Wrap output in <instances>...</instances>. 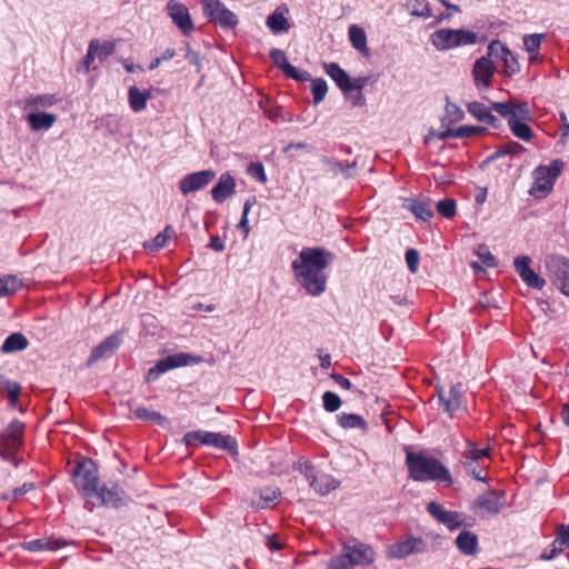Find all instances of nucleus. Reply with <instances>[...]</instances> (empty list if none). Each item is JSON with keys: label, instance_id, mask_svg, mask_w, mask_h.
<instances>
[{"label": "nucleus", "instance_id": "1", "mask_svg": "<svg viewBox=\"0 0 569 569\" xmlns=\"http://www.w3.org/2000/svg\"><path fill=\"white\" fill-rule=\"evenodd\" d=\"M335 254L321 247H305L292 261L295 277L308 295L321 296L327 289L326 269L332 263Z\"/></svg>", "mask_w": 569, "mask_h": 569}, {"label": "nucleus", "instance_id": "2", "mask_svg": "<svg viewBox=\"0 0 569 569\" xmlns=\"http://www.w3.org/2000/svg\"><path fill=\"white\" fill-rule=\"evenodd\" d=\"M491 108L507 120L509 129L517 138L523 141L532 139L533 131L527 123L532 120L528 102L511 98L503 102L492 101Z\"/></svg>", "mask_w": 569, "mask_h": 569}, {"label": "nucleus", "instance_id": "3", "mask_svg": "<svg viewBox=\"0 0 569 569\" xmlns=\"http://www.w3.org/2000/svg\"><path fill=\"white\" fill-rule=\"evenodd\" d=\"M406 461L410 477L416 481L433 480L448 485L452 483L449 469L436 458L408 452Z\"/></svg>", "mask_w": 569, "mask_h": 569}, {"label": "nucleus", "instance_id": "4", "mask_svg": "<svg viewBox=\"0 0 569 569\" xmlns=\"http://www.w3.org/2000/svg\"><path fill=\"white\" fill-rule=\"evenodd\" d=\"M73 483L81 491L86 499V509L92 511L96 503L91 501L94 492H98L99 475L96 463L92 459H86L79 462L72 472Z\"/></svg>", "mask_w": 569, "mask_h": 569}, {"label": "nucleus", "instance_id": "5", "mask_svg": "<svg viewBox=\"0 0 569 569\" xmlns=\"http://www.w3.org/2000/svg\"><path fill=\"white\" fill-rule=\"evenodd\" d=\"M565 167V163L560 159H555L548 166H538L532 171L533 182L529 190V194L543 199L553 189L557 178L560 176Z\"/></svg>", "mask_w": 569, "mask_h": 569}, {"label": "nucleus", "instance_id": "6", "mask_svg": "<svg viewBox=\"0 0 569 569\" xmlns=\"http://www.w3.org/2000/svg\"><path fill=\"white\" fill-rule=\"evenodd\" d=\"M477 33L465 29L443 28L430 36V41L439 51H447L462 46H470L477 42Z\"/></svg>", "mask_w": 569, "mask_h": 569}, {"label": "nucleus", "instance_id": "7", "mask_svg": "<svg viewBox=\"0 0 569 569\" xmlns=\"http://www.w3.org/2000/svg\"><path fill=\"white\" fill-rule=\"evenodd\" d=\"M428 551L429 543L425 538L409 533L389 545L386 550V556L388 559H405Z\"/></svg>", "mask_w": 569, "mask_h": 569}, {"label": "nucleus", "instance_id": "8", "mask_svg": "<svg viewBox=\"0 0 569 569\" xmlns=\"http://www.w3.org/2000/svg\"><path fill=\"white\" fill-rule=\"evenodd\" d=\"M298 470L306 477L309 486L320 496H326L340 486V481L329 473H318L315 466L300 459Z\"/></svg>", "mask_w": 569, "mask_h": 569}, {"label": "nucleus", "instance_id": "9", "mask_svg": "<svg viewBox=\"0 0 569 569\" xmlns=\"http://www.w3.org/2000/svg\"><path fill=\"white\" fill-rule=\"evenodd\" d=\"M183 440L187 446L201 443L203 446H210L231 453H237V441L229 435L198 430L188 432Z\"/></svg>", "mask_w": 569, "mask_h": 569}, {"label": "nucleus", "instance_id": "10", "mask_svg": "<svg viewBox=\"0 0 569 569\" xmlns=\"http://www.w3.org/2000/svg\"><path fill=\"white\" fill-rule=\"evenodd\" d=\"M201 361V358L187 352H179L167 356L160 359L152 368H150L146 376L147 382H152L159 379V377L169 370L197 365Z\"/></svg>", "mask_w": 569, "mask_h": 569}, {"label": "nucleus", "instance_id": "11", "mask_svg": "<svg viewBox=\"0 0 569 569\" xmlns=\"http://www.w3.org/2000/svg\"><path fill=\"white\" fill-rule=\"evenodd\" d=\"M203 14L221 28H234L238 24L237 16L220 0H201Z\"/></svg>", "mask_w": 569, "mask_h": 569}, {"label": "nucleus", "instance_id": "12", "mask_svg": "<svg viewBox=\"0 0 569 569\" xmlns=\"http://www.w3.org/2000/svg\"><path fill=\"white\" fill-rule=\"evenodd\" d=\"M342 551L350 560L352 567H368L376 560V552L372 547L356 539L343 542Z\"/></svg>", "mask_w": 569, "mask_h": 569}, {"label": "nucleus", "instance_id": "13", "mask_svg": "<svg viewBox=\"0 0 569 569\" xmlns=\"http://www.w3.org/2000/svg\"><path fill=\"white\" fill-rule=\"evenodd\" d=\"M166 10L173 24L183 36H190L194 31V24L187 6L178 0H169Z\"/></svg>", "mask_w": 569, "mask_h": 569}, {"label": "nucleus", "instance_id": "14", "mask_svg": "<svg viewBox=\"0 0 569 569\" xmlns=\"http://www.w3.org/2000/svg\"><path fill=\"white\" fill-rule=\"evenodd\" d=\"M546 266L561 292L569 296V259L551 256L546 260Z\"/></svg>", "mask_w": 569, "mask_h": 569}, {"label": "nucleus", "instance_id": "15", "mask_svg": "<svg viewBox=\"0 0 569 569\" xmlns=\"http://www.w3.org/2000/svg\"><path fill=\"white\" fill-rule=\"evenodd\" d=\"M506 503V495L503 491L489 490L472 502L471 509L477 512L483 510L488 515H497Z\"/></svg>", "mask_w": 569, "mask_h": 569}, {"label": "nucleus", "instance_id": "16", "mask_svg": "<svg viewBox=\"0 0 569 569\" xmlns=\"http://www.w3.org/2000/svg\"><path fill=\"white\" fill-rule=\"evenodd\" d=\"M93 497H96L101 506L108 508H119L126 503V492L117 483H104L101 487H98V492H94Z\"/></svg>", "mask_w": 569, "mask_h": 569}, {"label": "nucleus", "instance_id": "17", "mask_svg": "<svg viewBox=\"0 0 569 569\" xmlns=\"http://www.w3.org/2000/svg\"><path fill=\"white\" fill-rule=\"evenodd\" d=\"M531 259L528 256H518L513 260V267L521 280L532 289L541 290L546 280L530 268Z\"/></svg>", "mask_w": 569, "mask_h": 569}, {"label": "nucleus", "instance_id": "18", "mask_svg": "<svg viewBox=\"0 0 569 569\" xmlns=\"http://www.w3.org/2000/svg\"><path fill=\"white\" fill-rule=\"evenodd\" d=\"M122 343V337L120 332H114L108 336L101 341L89 356L87 366L91 367L93 363L112 357Z\"/></svg>", "mask_w": 569, "mask_h": 569}, {"label": "nucleus", "instance_id": "19", "mask_svg": "<svg viewBox=\"0 0 569 569\" xmlns=\"http://www.w3.org/2000/svg\"><path fill=\"white\" fill-rule=\"evenodd\" d=\"M216 177L213 170H201L184 176L179 182L180 191L186 196L206 188Z\"/></svg>", "mask_w": 569, "mask_h": 569}, {"label": "nucleus", "instance_id": "20", "mask_svg": "<svg viewBox=\"0 0 569 569\" xmlns=\"http://www.w3.org/2000/svg\"><path fill=\"white\" fill-rule=\"evenodd\" d=\"M496 67L491 59L480 57L472 68V77L478 90L488 89L491 86Z\"/></svg>", "mask_w": 569, "mask_h": 569}, {"label": "nucleus", "instance_id": "21", "mask_svg": "<svg viewBox=\"0 0 569 569\" xmlns=\"http://www.w3.org/2000/svg\"><path fill=\"white\" fill-rule=\"evenodd\" d=\"M427 511L440 523L450 530L457 529L463 523V515L457 511H448L436 501H431L427 506Z\"/></svg>", "mask_w": 569, "mask_h": 569}, {"label": "nucleus", "instance_id": "22", "mask_svg": "<svg viewBox=\"0 0 569 569\" xmlns=\"http://www.w3.org/2000/svg\"><path fill=\"white\" fill-rule=\"evenodd\" d=\"M24 423L18 419L12 420L2 433V447L8 455H12L22 445Z\"/></svg>", "mask_w": 569, "mask_h": 569}, {"label": "nucleus", "instance_id": "23", "mask_svg": "<svg viewBox=\"0 0 569 569\" xmlns=\"http://www.w3.org/2000/svg\"><path fill=\"white\" fill-rule=\"evenodd\" d=\"M439 401L443 407V410L453 416L456 411L461 409L462 399V385L457 383L450 387L448 391L438 389Z\"/></svg>", "mask_w": 569, "mask_h": 569}, {"label": "nucleus", "instance_id": "24", "mask_svg": "<svg viewBox=\"0 0 569 569\" xmlns=\"http://www.w3.org/2000/svg\"><path fill=\"white\" fill-rule=\"evenodd\" d=\"M403 208L410 211L416 218L428 221L433 217L432 201L429 198L405 199Z\"/></svg>", "mask_w": 569, "mask_h": 569}, {"label": "nucleus", "instance_id": "25", "mask_svg": "<svg viewBox=\"0 0 569 569\" xmlns=\"http://www.w3.org/2000/svg\"><path fill=\"white\" fill-rule=\"evenodd\" d=\"M236 193L234 178L224 172L220 176L218 183L212 188L211 196L217 203H222L226 199Z\"/></svg>", "mask_w": 569, "mask_h": 569}, {"label": "nucleus", "instance_id": "26", "mask_svg": "<svg viewBox=\"0 0 569 569\" xmlns=\"http://www.w3.org/2000/svg\"><path fill=\"white\" fill-rule=\"evenodd\" d=\"M22 548L29 552L56 551L66 546V541L54 537H43L22 542Z\"/></svg>", "mask_w": 569, "mask_h": 569}, {"label": "nucleus", "instance_id": "27", "mask_svg": "<svg viewBox=\"0 0 569 569\" xmlns=\"http://www.w3.org/2000/svg\"><path fill=\"white\" fill-rule=\"evenodd\" d=\"M289 12L287 6L282 4L274 9V11L267 18L266 24L273 33H283L290 29V23L286 18Z\"/></svg>", "mask_w": 569, "mask_h": 569}, {"label": "nucleus", "instance_id": "28", "mask_svg": "<svg viewBox=\"0 0 569 569\" xmlns=\"http://www.w3.org/2000/svg\"><path fill=\"white\" fill-rule=\"evenodd\" d=\"M326 73L335 81L337 87L347 96L350 92L351 78L336 62L325 63Z\"/></svg>", "mask_w": 569, "mask_h": 569}, {"label": "nucleus", "instance_id": "29", "mask_svg": "<svg viewBox=\"0 0 569 569\" xmlns=\"http://www.w3.org/2000/svg\"><path fill=\"white\" fill-rule=\"evenodd\" d=\"M31 130H49L57 121V116L53 113L29 111L26 117Z\"/></svg>", "mask_w": 569, "mask_h": 569}, {"label": "nucleus", "instance_id": "30", "mask_svg": "<svg viewBox=\"0 0 569 569\" xmlns=\"http://www.w3.org/2000/svg\"><path fill=\"white\" fill-rule=\"evenodd\" d=\"M59 99L56 94L43 93L33 94L26 99L23 110L26 111H39L40 109H47L54 106Z\"/></svg>", "mask_w": 569, "mask_h": 569}, {"label": "nucleus", "instance_id": "31", "mask_svg": "<svg viewBox=\"0 0 569 569\" xmlns=\"http://www.w3.org/2000/svg\"><path fill=\"white\" fill-rule=\"evenodd\" d=\"M489 456V449H478L472 441H468L466 445V449L461 455L460 463L465 468L472 467L475 463L479 462L485 457Z\"/></svg>", "mask_w": 569, "mask_h": 569}, {"label": "nucleus", "instance_id": "32", "mask_svg": "<svg viewBox=\"0 0 569 569\" xmlns=\"http://www.w3.org/2000/svg\"><path fill=\"white\" fill-rule=\"evenodd\" d=\"M151 98L149 90H140L138 87L132 86L128 90L129 106L134 112H140L146 109L148 100Z\"/></svg>", "mask_w": 569, "mask_h": 569}, {"label": "nucleus", "instance_id": "33", "mask_svg": "<svg viewBox=\"0 0 569 569\" xmlns=\"http://www.w3.org/2000/svg\"><path fill=\"white\" fill-rule=\"evenodd\" d=\"M349 39L352 47L363 57L368 58L370 56V51L367 47V36L361 27L352 24L349 28Z\"/></svg>", "mask_w": 569, "mask_h": 569}, {"label": "nucleus", "instance_id": "34", "mask_svg": "<svg viewBox=\"0 0 569 569\" xmlns=\"http://www.w3.org/2000/svg\"><path fill=\"white\" fill-rule=\"evenodd\" d=\"M457 548L467 556L475 555L478 550V538L471 531H461L456 539Z\"/></svg>", "mask_w": 569, "mask_h": 569}, {"label": "nucleus", "instance_id": "35", "mask_svg": "<svg viewBox=\"0 0 569 569\" xmlns=\"http://www.w3.org/2000/svg\"><path fill=\"white\" fill-rule=\"evenodd\" d=\"M28 339L20 332L11 333L2 343L0 350L3 353L21 351L28 347Z\"/></svg>", "mask_w": 569, "mask_h": 569}, {"label": "nucleus", "instance_id": "36", "mask_svg": "<svg viewBox=\"0 0 569 569\" xmlns=\"http://www.w3.org/2000/svg\"><path fill=\"white\" fill-rule=\"evenodd\" d=\"M485 131V128L477 126H461L457 129H448L441 132L440 139L447 140L449 138H468Z\"/></svg>", "mask_w": 569, "mask_h": 569}, {"label": "nucleus", "instance_id": "37", "mask_svg": "<svg viewBox=\"0 0 569 569\" xmlns=\"http://www.w3.org/2000/svg\"><path fill=\"white\" fill-rule=\"evenodd\" d=\"M337 418L339 426L343 429L367 430L368 428V423L360 415L342 412Z\"/></svg>", "mask_w": 569, "mask_h": 569}, {"label": "nucleus", "instance_id": "38", "mask_svg": "<svg viewBox=\"0 0 569 569\" xmlns=\"http://www.w3.org/2000/svg\"><path fill=\"white\" fill-rule=\"evenodd\" d=\"M22 287V281L13 274H0V297L16 293Z\"/></svg>", "mask_w": 569, "mask_h": 569}, {"label": "nucleus", "instance_id": "39", "mask_svg": "<svg viewBox=\"0 0 569 569\" xmlns=\"http://www.w3.org/2000/svg\"><path fill=\"white\" fill-rule=\"evenodd\" d=\"M280 495L281 493L277 488H264L261 490L259 499L257 501L253 500L251 506L257 509H266L273 503Z\"/></svg>", "mask_w": 569, "mask_h": 569}, {"label": "nucleus", "instance_id": "40", "mask_svg": "<svg viewBox=\"0 0 569 569\" xmlns=\"http://www.w3.org/2000/svg\"><path fill=\"white\" fill-rule=\"evenodd\" d=\"M545 36L540 33L527 34L523 38V44L528 53L530 54V61L532 62L536 59V56L539 52L541 42Z\"/></svg>", "mask_w": 569, "mask_h": 569}, {"label": "nucleus", "instance_id": "41", "mask_svg": "<svg viewBox=\"0 0 569 569\" xmlns=\"http://www.w3.org/2000/svg\"><path fill=\"white\" fill-rule=\"evenodd\" d=\"M133 413L139 420L152 421L159 426H162L166 422V418L160 412L149 410L146 407H137L133 410Z\"/></svg>", "mask_w": 569, "mask_h": 569}, {"label": "nucleus", "instance_id": "42", "mask_svg": "<svg viewBox=\"0 0 569 569\" xmlns=\"http://www.w3.org/2000/svg\"><path fill=\"white\" fill-rule=\"evenodd\" d=\"M174 234V230L171 226H167L164 230L160 233H158L153 240L149 243L144 244V248L151 250V251H158L162 249L166 244L168 239Z\"/></svg>", "mask_w": 569, "mask_h": 569}, {"label": "nucleus", "instance_id": "43", "mask_svg": "<svg viewBox=\"0 0 569 569\" xmlns=\"http://www.w3.org/2000/svg\"><path fill=\"white\" fill-rule=\"evenodd\" d=\"M436 209L440 216L451 219L457 212V202L453 198H446L437 202Z\"/></svg>", "mask_w": 569, "mask_h": 569}, {"label": "nucleus", "instance_id": "44", "mask_svg": "<svg viewBox=\"0 0 569 569\" xmlns=\"http://www.w3.org/2000/svg\"><path fill=\"white\" fill-rule=\"evenodd\" d=\"M311 92L313 97V103L319 104L325 100L328 92V86L325 79L316 78L311 80Z\"/></svg>", "mask_w": 569, "mask_h": 569}, {"label": "nucleus", "instance_id": "45", "mask_svg": "<svg viewBox=\"0 0 569 569\" xmlns=\"http://www.w3.org/2000/svg\"><path fill=\"white\" fill-rule=\"evenodd\" d=\"M269 57L271 61L274 63L277 68L283 71L284 74L288 73V68L293 67L287 59L286 53L277 48H273L269 52Z\"/></svg>", "mask_w": 569, "mask_h": 569}, {"label": "nucleus", "instance_id": "46", "mask_svg": "<svg viewBox=\"0 0 569 569\" xmlns=\"http://www.w3.org/2000/svg\"><path fill=\"white\" fill-rule=\"evenodd\" d=\"M408 8L410 9V13L415 17L427 19L432 16L429 3L427 1L413 0L408 3Z\"/></svg>", "mask_w": 569, "mask_h": 569}, {"label": "nucleus", "instance_id": "47", "mask_svg": "<svg viewBox=\"0 0 569 569\" xmlns=\"http://www.w3.org/2000/svg\"><path fill=\"white\" fill-rule=\"evenodd\" d=\"M467 110L479 122H482L486 119L487 114L490 112V110H493V109L491 108V106L487 107L486 104H483L481 102L472 101L467 104Z\"/></svg>", "mask_w": 569, "mask_h": 569}, {"label": "nucleus", "instance_id": "48", "mask_svg": "<svg viewBox=\"0 0 569 569\" xmlns=\"http://www.w3.org/2000/svg\"><path fill=\"white\" fill-rule=\"evenodd\" d=\"M509 54V49L499 40H493L488 46L487 58H495L497 60H503Z\"/></svg>", "mask_w": 569, "mask_h": 569}, {"label": "nucleus", "instance_id": "49", "mask_svg": "<svg viewBox=\"0 0 569 569\" xmlns=\"http://www.w3.org/2000/svg\"><path fill=\"white\" fill-rule=\"evenodd\" d=\"M522 150V146L516 141H510L507 144L500 147L490 157V160H496L507 154H518Z\"/></svg>", "mask_w": 569, "mask_h": 569}, {"label": "nucleus", "instance_id": "50", "mask_svg": "<svg viewBox=\"0 0 569 569\" xmlns=\"http://www.w3.org/2000/svg\"><path fill=\"white\" fill-rule=\"evenodd\" d=\"M322 401H323V408L328 412H335L341 406L340 397L332 391H326L322 396Z\"/></svg>", "mask_w": 569, "mask_h": 569}, {"label": "nucleus", "instance_id": "51", "mask_svg": "<svg viewBox=\"0 0 569 569\" xmlns=\"http://www.w3.org/2000/svg\"><path fill=\"white\" fill-rule=\"evenodd\" d=\"M254 203H256V198L252 197V198H249L243 204L242 217H241L240 222L238 223V228L244 232V236H248V233L250 232L248 214Z\"/></svg>", "mask_w": 569, "mask_h": 569}, {"label": "nucleus", "instance_id": "52", "mask_svg": "<svg viewBox=\"0 0 569 569\" xmlns=\"http://www.w3.org/2000/svg\"><path fill=\"white\" fill-rule=\"evenodd\" d=\"M502 63H503L502 72L508 77L516 74L520 70L519 62H518L517 58L511 53L510 50H509V54L503 58Z\"/></svg>", "mask_w": 569, "mask_h": 569}, {"label": "nucleus", "instance_id": "53", "mask_svg": "<svg viewBox=\"0 0 569 569\" xmlns=\"http://www.w3.org/2000/svg\"><path fill=\"white\" fill-rule=\"evenodd\" d=\"M352 565L346 553L342 551L341 555L332 557L328 565L327 569H352Z\"/></svg>", "mask_w": 569, "mask_h": 569}, {"label": "nucleus", "instance_id": "54", "mask_svg": "<svg viewBox=\"0 0 569 569\" xmlns=\"http://www.w3.org/2000/svg\"><path fill=\"white\" fill-rule=\"evenodd\" d=\"M98 52V40L93 39L90 41L87 54L83 59V71L89 72L91 64L96 59V53Z\"/></svg>", "mask_w": 569, "mask_h": 569}, {"label": "nucleus", "instance_id": "55", "mask_svg": "<svg viewBox=\"0 0 569 569\" xmlns=\"http://www.w3.org/2000/svg\"><path fill=\"white\" fill-rule=\"evenodd\" d=\"M247 173L249 176H251L252 178H256L260 182L267 181L264 168H263L262 163H260V162H251L248 166Z\"/></svg>", "mask_w": 569, "mask_h": 569}, {"label": "nucleus", "instance_id": "56", "mask_svg": "<svg viewBox=\"0 0 569 569\" xmlns=\"http://www.w3.org/2000/svg\"><path fill=\"white\" fill-rule=\"evenodd\" d=\"M477 256L479 257L481 263H483L486 267L496 266V258L486 246H480L478 248Z\"/></svg>", "mask_w": 569, "mask_h": 569}, {"label": "nucleus", "instance_id": "57", "mask_svg": "<svg viewBox=\"0 0 569 569\" xmlns=\"http://www.w3.org/2000/svg\"><path fill=\"white\" fill-rule=\"evenodd\" d=\"M419 261H420L419 252L416 249L407 250L406 262H407L408 269L412 273L418 271Z\"/></svg>", "mask_w": 569, "mask_h": 569}, {"label": "nucleus", "instance_id": "58", "mask_svg": "<svg viewBox=\"0 0 569 569\" xmlns=\"http://www.w3.org/2000/svg\"><path fill=\"white\" fill-rule=\"evenodd\" d=\"M186 60L194 66L197 68V71L199 72L202 68V64H201V61H202V58L200 56L199 52L194 51L191 49V47L189 44L186 46V56H184Z\"/></svg>", "mask_w": 569, "mask_h": 569}, {"label": "nucleus", "instance_id": "59", "mask_svg": "<svg viewBox=\"0 0 569 569\" xmlns=\"http://www.w3.org/2000/svg\"><path fill=\"white\" fill-rule=\"evenodd\" d=\"M288 78L305 82V81H311V74L306 70H299L296 67L288 68V73L286 74Z\"/></svg>", "mask_w": 569, "mask_h": 569}, {"label": "nucleus", "instance_id": "60", "mask_svg": "<svg viewBox=\"0 0 569 569\" xmlns=\"http://www.w3.org/2000/svg\"><path fill=\"white\" fill-rule=\"evenodd\" d=\"M114 51V44L111 42H104L100 44L98 41V52L96 56L102 61L107 59L109 56H111Z\"/></svg>", "mask_w": 569, "mask_h": 569}, {"label": "nucleus", "instance_id": "61", "mask_svg": "<svg viewBox=\"0 0 569 569\" xmlns=\"http://www.w3.org/2000/svg\"><path fill=\"white\" fill-rule=\"evenodd\" d=\"M6 389L10 398V405L14 407L20 395V386L17 382H7Z\"/></svg>", "mask_w": 569, "mask_h": 569}, {"label": "nucleus", "instance_id": "62", "mask_svg": "<svg viewBox=\"0 0 569 569\" xmlns=\"http://www.w3.org/2000/svg\"><path fill=\"white\" fill-rule=\"evenodd\" d=\"M558 542L560 546L569 545V525H561L557 531V539L555 543Z\"/></svg>", "mask_w": 569, "mask_h": 569}, {"label": "nucleus", "instance_id": "63", "mask_svg": "<svg viewBox=\"0 0 569 569\" xmlns=\"http://www.w3.org/2000/svg\"><path fill=\"white\" fill-rule=\"evenodd\" d=\"M321 162L325 163L326 166H328L330 171L333 172L335 174H337L338 172H340L342 170V164H343L342 162L337 161L327 156L321 157Z\"/></svg>", "mask_w": 569, "mask_h": 569}, {"label": "nucleus", "instance_id": "64", "mask_svg": "<svg viewBox=\"0 0 569 569\" xmlns=\"http://www.w3.org/2000/svg\"><path fill=\"white\" fill-rule=\"evenodd\" d=\"M330 378L341 388L349 390L352 387L351 381L340 373L332 372Z\"/></svg>", "mask_w": 569, "mask_h": 569}]
</instances>
